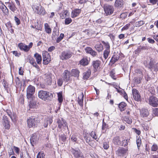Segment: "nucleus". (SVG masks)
Instances as JSON below:
<instances>
[{
    "mask_svg": "<svg viewBox=\"0 0 158 158\" xmlns=\"http://www.w3.org/2000/svg\"><path fill=\"white\" fill-rule=\"evenodd\" d=\"M89 62L88 58L87 56H84L80 61V64L84 66H86L88 65Z\"/></svg>",
    "mask_w": 158,
    "mask_h": 158,
    "instance_id": "obj_14",
    "label": "nucleus"
},
{
    "mask_svg": "<svg viewBox=\"0 0 158 158\" xmlns=\"http://www.w3.org/2000/svg\"><path fill=\"white\" fill-rule=\"evenodd\" d=\"M63 80L64 81L67 82L69 80L70 76V72L69 71L65 70L63 74Z\"/></svg>",
    "mask_w": 158,
    "mask_h": 158,
    "instance_id": "obj_15",
    "label": "nucleus"
},
{
    "mask_svg": "<svg viewBox=\"0 0 158 158\" xmlns=\"http://www.w3.org/2000/svg\"><path fill=\"white\" fill-rule=\"evenodd\" d=\"M77 135L75 134H73L71 137V139L73 142H76L77 139Z\"/></svg>",
    "mask_w": 158,
    "mask_h": 158,
    "instance_id": "obj_56",
    "label": "nucleus"
},
{
    "mask_svg": "<svg viewBox=\"0 0 158 158\" xmlns=\"http://www.w3.org/2000/svg\"><path fill=\"white\" fill-rule=\"evenodd\" d=\"M140 47V48L141 50L142 51L146 50H148L150 48H151V47H149L146 44H145V46H139Z\"/></svg>",
    "mask_w": 158,
    "mask_h": 158,
    "instance_id": "obj_50",
    "label": "nucleus"
},
{
    "mask_svg": "<svg viewBox=\"0 0 158 158\" xmlns=\"http://www.w3.org/2000/svg\"><path fill=\"white\" fill-rule=\"evenodd\" d=\"M109 145L108 142H104L103 143V147L105 149H107L109 148Z\"/></svg>",
    "mask_w": 158,
    "mask_h": 158,
    "instance_id": "obj_57",
    "label": "nucleus"
},
{
    "mask_svg": "<svg viewBox=\"0 0 158 158\" xmlns=\"http://www.w3.org/2000/svg\"><path fill=\"white\" fill-rule=\"evenodd\" d=\"M102 42L104 45V47L106 48L105 50H110V44L108 42H105L104 41H102Z\"/></svg>",
    "mask_w": 158,
    "mask_h": 158,
    "instance_id": "obj_38",
    "label": "nucleus"
},
{
    "mask_svg": "<svg viewBox=\"0 0 158 158\" xmlns=\"http://www.w3.org/2000/svg\"><path fill=\"white\" fill-rule=\"evenodd\" d=\"M95 49L99 52L101 51L103 49V45L101 44L96 45L94 47Z\"/></svg>",
    "mask_w": 158,
    "mask_h": 158,
    "instance_id": "obj_34",
    "label": "nucleus"
},
{
    "mask_svg": "<svg viewBox=\"0 0 158 158\" xmlns=\"http://www.w3.org/2000/svg\"><path fill=\"white\" fill-rule=\"evenodd\" d=\"M44 28L46 32L48 34H50L52 32V29L48 23L44 24Z\"/></svg>",
    "mask_w": 158,
    "mask_h": 158,
    "instance_id": "obj_26",
    "label": "nucleus"
},
{
    "mask_svg": "<svg viewBox=\"0 0 158 158\" xmlns=\"http://www.w3.org/2000/svg\"><path fill=\"white\" fill-rule=\"evenodd\" d=\"M119 56L118 55H114L112 57L110 62L114 64L119 59Z\"/></svg>",
    "mask_w": 158,
    "mask_h": 158,
    "instance_id": "obj_28",
    "label": "nucleus"
},
{
    "mask_svg": "<svg viewBox=\"0 0 158 158\" xmlns=\"http://www.w3.org/2000/svg\"><path fill=\"white\" fill-rule=\"evenodd\" d=\"M38 121V118H29L27 121L28 126L29 128L35 126Z\"/></svg>",
    "mask_w": 158,
    "mask_h": 158,
    "instance_id": "obj_5",
    "label": "nucleus"
},
{
    "mask_svg": "<svg viewBox=\"0 0 158 158\" xmlns=\"http://www.w3.org/2000/svg\"><path fill=\"white\" fill-rule=\"evenodd\" d=\"M72 19L70 18H67L65 20V23L66 25H68L72 22Z\"/></svg>",
    "mask_w": 158,
    "mask_h": 158,
    "instance_id": "obj_54",
    "label": "nucleus"
},
{
    "mask_svg": "<svg viewBox=\"0 0 158 158\" xmlns=\"http://www.w3.org/2000/svg\"><path fill=\"white\" fill-rule=\"evenodd\" d=\"M130 26V23H128L125 26H124L122 28V30H127L129 27Z\"/></svg>",
    "mask_w": 158,
    "mask_h": 158,
    "instance_id": "obj_64",
    "label": "nucleus"
},
{
    "mask_svg": "<svg viewBox=\"0 0 158 158\" xmlns=\"http://www.w3.org/2000/svg\"><path fill=\"white\" fill-rule=\"evenodd\" d=\"M58 100L60 103H61L63 101L62 92H59L57 94Z\"/></svg>",
    "mask_w": 158,
    "mask_h": 158,
    "instance_id": "obj_43",
    "label": "nucleus"
},
{
    "mask_svg": "<svg viewBox=\"0 0 158 158\" xmlns=\"http://www.w3.org/2000/svg\"><path fill=\"white\" fill-rule=\"evenodd\" d=\"M8 118L6 115H4L2 117V123L5 129H9L10 127V122Z\"/></svg>",
    "mask_w": 158,
    "mask_h": 158,
    "instance_id": "obj_8",
    "label": "nucleus"
},
{
    "mask_svg": "<svg viewBox=\"0 0 158 158\" xmlns=\"http://www.w3.org/2000/svg\"><path fill=\"white\" fill-rule=\"evenodd\" d=\"M35 92V88L34 86L29 85L27 89V96L28 99H32L33 95Z\"/></svg>",
    "mask_w": 158,
    "mask_h": 158,
    "instance_id": "obj_2",
    "label": "nucleus"
},
{
    "mask_svg": "<svg viewBox=\"0 0 158 158\" xmlns=\"http://www.w3.org/2000/svg\"><path fill=\"white\" fill-rule=\"evenodd\" d=\"M100 64L101 61L99 60H94L92 62V65L94 70L96 71L99 69Z\"/></svg>",
    "mask_w": 158,
    "mask_h": 158,
    "instance_id": "obj_16",
    "label": "nucleus"
},
{
    "mask_svg": "<svg viewBox=\"0 0 158 158\" xmlns=\"http://www.w3.org/2000/svg\"><path fill=\"white\" fill-rule=\"evenodd\" d=\"M127 104L124 102H122L119 104V108L121 111L124 110V108L126 106Z\"/></svg>",
    "mask_w": 158,
    "mask_h": 158,
    "instance_id": "obj_39",
    "label": "nucleus"
},
{
    "mask_svg": "<svg viewBox=\"0 0 158 158\" xmlns=\"http://www.w3.org/2000/svg\"><path fill=\"white\" fill-rule=\"evenodd\" d=\"M154 64L155 62L153 59L151 58L150 59V60L149 64L147 65H145L146 67H148V68L150 69L152 71V69L153 68V67L154 66Z\"/></svg>",
    "mask_w": 158,
    "mask_h": 158,
    "instance_id": "obj_25",
    "label": "nucleus"
},
{
    "mask_svg": "<svg viewBox=\"0 0 158 158\" xmlns=\"http://www.w3.org/2000/svg\"><path fill=\"white\" fill-rule=\"evenodd\" d=\"M43 64H48L51 61L50 56L48 52H43L42 53Z\"/></svg>",
    "mask_w": 158,
    "mask_h": 158,
    "instance_id": "obj_4",
    "label": "nucleus"
},
{
    "mask_svg": "<svg viewBox=\"0 0 158 158\" xmlns=\"http://www.w3.org/2000/svg\"><path fill=\"white\" fill-rule=\"evenodd\" d=\"M83 97H84V95L83 94V93H82L81 99L79 97H78V98L77 102H78V104L80 106H83Z\"/></svg>",
    "mask_w": 158,
    "mask_h": 158,
    "instance_id": "obj_41",
    "label": "nucleus"
},
{
    "mask_svg": "<svg viewBox=\"0 0 158 158\" xmlns=\"http://www.w3.org/2000/svg\"><path fill=\"white\" fill-rule=\"evenodd\" d=\"M52 120L50 118H47L44 121V126L45 127H46L48 125V124H51L52 122Z\"/></svg>",
    "mask_w": 158,
    "mask_h": 158,
    "instance_id": "obj_31",
    "label": "nucleus"
},
{
    "mask_svg": "<svg viewBox=\"0 0 158 158\" xmlns=\"http://www.w3.org/2000/svg\"><path fill=\"white\" fill-rule=\"evenodd\" d=\"M154 70L155 71H158V63L154 64L152 69V70Z\"/></svg>",
    "mask_w": 158,
    "mask_h": 158,
    "instance_id": "obj_60",
    "label": "nucleus"
},
{
    "mask_svg": "<svg viewBox=\"0 0 158 158\" xmlns=\"http://www.w3.org/2000/svg\"><path fill=\"white\" fill-rule=\"evenodd\" d=\"M85 51L87 53L89 54L93 57L96 56L98 54L95 51L90 47H87L85 49Z\"/></svg>",
    "mask_w": 158,
    "mask_h": 158,
    "instance_id": "obj_13",
    "label": "nucleus"
},
{
    "mask_svg": "<svg viewBox=\"0 0 158 158\" xmlns=\"http://www.w3.org/2000/svg\"><path fill=\"white\" fill-rule=\"evenodd\" d=\"M34 56L35 58L37 64H41L42 61V57L38 53H36L34 54Z\"/></svg>",
    "mask_w": 158,
    "mask_h": 158,
    "instance_id": "obj_23",
    "label": "nucleus"
},
{
    "mask_svg": "<svg viewBox=\"0 0 158 158\" xmlns=\"http://www.w3.org/2000/svg\"><path fill=\"white\" fill-rule=\"evenodd\" d=\"M63 79H62L61 78H60L58 79L57 81V84L59 86H61L63 83Z\"/></svg>",
    "mask_w": 158,
    "mask_h": 158,
    "instance_id": "obj_62",
    "label": "nucleus"
},
{
    "mask_svg": "<svg viewBox=\"0 0 158 158\" xmlns=\"http://www.w3.org/2000/svg\"><path fill=\"white\" fill-rule=\"evenodd\" d=\"M128 149L123 148H119L116 151V154L119 156H123L127 152Z\"/></svg>",
    "mask_w": 158,
    "mask_h": 158,
    "instance_id": "obj_12",
    "label": "nucleus"
},
{
    "mask_svg": "<svg viewBox=\"0 0 158 158\" xmlns=\"http://www.w3.org/2000/svg\"><path fill=\"white\" fill-rule=\"evenodd\" d=\"M153 114L155 116H158V108H156L153 109Z\"/></svg>",
    "mask_w": 158,
    "mask_h": 158,
    "instance_id": "obj_63",
    "label": "nucleus"
},
{
    "mask_svg": "<svg viewBox=\"0 0 158 158\" xmlns=\"http://www.w3.org/2000/svg\"><path fill=\"white\" fill-rule=\"evenodd\" d=\"M136 73L138 74V75L134 77V80L135 83L139 84L141 83V80L143 78V74L141 71L139 69L136 70Z\"/></svg>",
    "mask_w": 158,
    "mask_h": 158,
    "instance_id": "obj_3",
    "label": "nucleus"
},
{
    "mask_svg": "<svg viewBox=\"0 0 158 158\" xmlns=\"http://www.w3.org/2000/svg\"><path fill=\"white\" fill-rule=\"evenodd\" d=\"M1 8L2 9V11L4 13L6 14L8 13V9L5 5L3 4L1 6Z\"/></svg>",
    "mask_w": 158,
    "mask_h": 158,
    "instance_id": "obj_44",
    "label": "nucleus"
},
{
    "mask_svg": "<svg viewBox=\"0 0 158 158\" xmlns=\"http://www.w3.org/2000/svg\"><path fill=\"white\" fill-rule=\"evenodd\" d=\"M81 10L80 9H76L72 11L71 17L74 18L77 16L81 13Z\"/></svg>",
    "mask_w": 158,
    "mask_h": 158,
    "instance_id": "obj_21",
    "label": "nucleus"
},
{
    "mask_svg": "<svg viewBox=\"0 0 158 158\" xmlns=\"http://www.w3.org/2000/svg\"><path fill=\"white\" fill-rule=\"evenodd\" d=\"M57 123L58 127L60 129L62 127L65 126L66 125V122L63 118H61V120L60 119L58 120Z\"/></svg>",
    "mask_w": 158,
    "mask_h": 158,
    "instance_id": "obj_18",
    "label": "nucleus"
},
{
    "mask_svg": "<svg viewBox=\"0 0 158 158\" xmlns=\"http://www.w3.org/2000/svg\"><path fill=\"white\" fill-rule=\"evenodd\" d=\"M123 4V0H115L114 3V6L117 8H119L122 7Z\"/></svg>",
    "mask_w": 158,
    "mask_h": 158,
    "instance_id": "obj_20",
    "label": "nucleus"
},
{
    "mask_svg": "<svg viewBox=\"0 0 158 158\" xmlns=\"http://www.w3.org/2000/svg\"><path fill=\"white\" fill-rule=\"evenodd\" d=\"M30 63L34 67L36 68H38L39 66L37 65L35 62V59L33 58H31L29 59Z\"/></svg>",
    "mask_w": 158,
    "mask_h": 158,
    "instance_id": "obj_33",
    "label": "nucleus"
},
{
    "mask_svg": "<svg viewBox=\"0 0 158 158\" xmlns=\"http://www.w3.org/2000/svg\"><path fill=\"white\" fill-rule=\"evenodd\" d=\"M18 46L20 50L24 51L25 52H28L29 50L27 47V45L22 43L19 44Z\"/></svg>",
    "mask_w": 158,
    "mask_h": 158,
    "instance_id": "obj_17",
    "label": "nucleus"
},
{
    "mask_svg": "<svg viewBox=\"0 0 158 158\" xmlns=\"http://www.w3.org/2000/svg\"><path fill=\"white\" fill-rule=\"evenodd\" d=\"M124 143H125V144L124 145V146L125 147L126 146H127L128 144L127 139H125L123 138L122 141V145L123 146Z\"/></svg>",
    "mask_w": 158,
    "mask_h": 158,
    "instance_id": "obj_55",
    "label": "nucleus"
},
{
    "mask_svg": "<svg viewBox=\"0 0 158 158\" xmlns=\"http://www.w3.org/2000/svg\"><path fill=\"white\" fill-rule=\"evenodd\" d=\"M8 7L13 12H14L16 10V7L14 4L10 2H7Z\"/></svg>",
    "mask_w": 158,
    "mask_h": 158,
    "instance_id": "obj_27",
    "label": "nucleus"
},
{
    "mask_svg": "<svg viewBox=\"0 0 158 158\" xmlns=\"http://www.w3.org/2000/svg\"><path fill=\"white\" fill-rule=\"evenodd\" d=\"M59 137L60 139L63 142L65 141L66 140V138L64 134H61L60 135Z\"/></svg>",
    "mask_w": 158,
    "mask_h": 158,
    "instance_id": "obj_53",
    "label": "nucleus"
},
{
    "mask_svg": "<svg viewBox=\"0 0 158 158\" xmlns=\"http://www.w3.org/2000/svg\"><path fill=\"white\" fill-rule=\"evenodd\" d=\"M6 113L8 116H9L12 121H14V120L15 119V117L12 115L11 112L10 110H6Z\"/></svg>",
    "mask_w": 158,
    "mask_h": 158,
    "instance_id": "obj_45",
    "label": "nucleus"
},
{
    "mask_svg": "<svg viewBox=\"0 0 158 158\" xmlns=\"http://www.w3.org/2000/svg\"><path fill=\"white\" fill-rule=\"evenodd\" d=\"M40 5L39 4H34L32 6L33 10L36 13L37 12V10H39V8H40Z\"/></svg>",
    "mask_w": 158,
    "mask_h": 158,
    "instance_id": "obj_37",
    "label": "nucleus"
},
{
    "mask_svg": "<svg viewBox=\"0 0 158 158\" xmlns=\"http://www.w3.org/2000/svg\"><path fill=\"white\" fill-rule=\"evenodd\" d=\"M72 52L69 51H64L62 52L60 56V58L62 60H67L71 57Z\"/></svg>",
    "mask_w": 158,
    "mask_h": 158,
    "instance_id": "obj_6",
    "label": "nucleus"
},
{
    "mask_svg": "<svg viewBox=\"0 0 158 158\" xmlns=\"http://www.w3.org/2000/svg\"><path fill=\"white\" fill-rule=\"evenodd\" d=\"M80 72L77 69H73L71 71V74L73 76L75 77H78L79 76Z\"/></svg>",
    "mask_w": 158,
    "mask_h": 158,
    "instance_id": "obj_29",
    "label": "nucleus"
},
{
    "mask_svg": "<svg viewBox=\"0 0 158 158\" xmlns=\"http://www.w3.org/2000/svg\"><path fill=\"white\" fill-rule=\"evenodd\" d=\"M91 73V70L88 69V70L85 72L83 73V78L84 79H87L89 77Z\"/></svg>",
    "mask_w": 158,
    "mask_h": 158,
    "instance_id": "obj_24",
    "label": "nucleus"
},
{
    "mask_svg": "<svg viewBox=\"0 0 158 158\" xmlns=\"http://www.w3.org/2000/svg\"><path fill=\"white\" fill-rule=\"evenodd\" d=\"M149 103L153 107H157L158 105V99L156 97L151 96L149 99Z\"/></svg>",
    "mask_w": 158,
    "mask_h": 158,
    "instance_id": "obj_9",
    "label": "nucleus"
},
{
    "mask_svg": "<svg viewBox=\"0 0 158 158\" xmlns=\"http://www.w3.org/2000/svg\"><path fill=\"white\" fill-rule=\"evenodd\" d=\"M158 148L156 144H153L151 148V150L153 151H155L157 150Z\"/></svg>",
    "mask_w": 158,
    "mask_h": 158,
    "instance_id": "obj_61",
    "label": "nucleus"
},
{
    "mask_svg": "<svg viewBox=\"0 0 158 158\" xmlns=\"http://www.w3.org/2000/svg\"><path fill=\"white\" fill-rule=\"evenodd\" d=\"M2 84L5 89L6 90H7L8 88V84L7 83L6 81L5 80H3Z\"/></svg>",
    "mask_w": 158,
    "mask_h": 158,
    "instance_id": "obj_52",
    "label": "nucleus"
},
{
    "mask_svg": "<svg viewBox=\"0 0 158 158\" xmlns=\"http://www.w3.org/2000/svg\"><path fill=\"white\" fill-rule=\"evenodd\" d=\"M40 8H39V10H37V14L41 15H44L45 14V11L44 8L40 5Z\"/></svg>",
    "mask_w": 158,
    "mask_h": 158,
    "instance_id": "obj_35",
    "label": "nucleus"
},
{
    "mask_svg": "<svg viewBox=\"0 0 158 158\" xmlns=\"http://www.w3.org/2000/svg\"><path fill=\"white\" fill-rule=\"evenodd\" d=\"M113 142L116 145H119L121 144V140L118 136H116L113 138Z\"/></svg>",
    "mask_w": 158,
    "mask_h": 158,
    "instance_id": "obj_22",
    "label": "nucleus"
},
{
    "mask_svg": "<svg viewBox=\"0 0 158 158\" xmlns=\"http://www.w3.org/2000/svg\"><path fill=\"white\" fill-rule=\"evenodd\" d=\"M110 53V50H104L103 52V55L104 58L106 59L108 57Z\"/></svg>",
    "mask_w": 158,
    "mask_h": 158,
    "instance_id": "obj_40",
    "label": "nucleus"
},
{
    "mask_svg": "<svg viewBox=\"0 0 158 158\" xmlns=\"http://www.w3.org/2000/svg\"><path fill=\"white\" fill-rule=\"evenodd\" d=\"M15 20L17 25H18L20 24V19L17 18L16 16H15L14 17Z\"/></svg>",
    "mask_w": 158,
    "mask_h": 158,
    "instance_id": "obj_59",
    "label": "nucleus"
},
{
    "mask_svg": "<svg viewBox=\"0 0 158 158\" xmlns=\"http://www.w3.org/2000/svg\"><path fill=\"white\" fill-rule=\"evenodd\" d=\"M90 135L93 138L98 141V139L97 138L95 132L94 131H92L90 133Z\"/></svg>",
    "mask_w": 158,
    "mask_h": 158,
    "instance_id": "obj_51",
    "label": "nucleus"
},
{
    "mask_svg": "<svg viewBox=\"0 0 158 158\" xmlns=\"http://www.w3.org/2000/svg\"><path fill=\"white\" fill-rule=\"evenodd\" d=\"M68 12V10H63L61 12L60 14V18L62 19H63L66 17L67 16Z\"/></svg>",
    "mask_w": 158,
    "mask_h": 158,
    "instance_id": "obj_30",
    "label": "nucleus"
},
{
    "mask_svg": "<svg viewBox=\"0 0 158 158\" xmlns=\"http://www.w3.org/2000/svg\"><path fill=\"white\" fill-rule=\"evenodd\" d=\"M124 120L129 124H131L132 122L131 119L127 117H125L124 118Z\"/></svg>",
    "mask_w": 158,
    "mask_h": 158,
    "instance_id": "obj_47",
    "label": "nucleus"
},
{
    "mask_svg": "<svg viewBox=\"0 0 158 158\" xmlns=\"http://www.w3.org/2000/svg\"><path fill=\"white\" fill-rule=\"evenodd\" d=\"M30 143L31 145L32 146H34V144H35L37 141V139H36V136L35 135H33L31 136L30 139Z\"/></svg>",
    "mask_w": 158,
    "mask_h": 158,
    "instance_id": "obj_32",
    "label": "nucleus"
},
{
    "mask_svg": "<svg viewBox=\"0 0 158 158\" xmlns=\"http://www.w3.org/2000/svg\"><path fill=\"white\" fill-rule=\"evenodd\" d=\"M45 155L43 152H39L37 156V158H44Z\"/></svg>",
    "mask_w": 158,
    "mask_h": 158,
    "instance_id": "obj_49",
    "label": "nucleus"
},
{
    "mask_svg": "<svg viewBox=\"0 0 158 158\" xmlns=\"http://www.w3.org/2000/svg\"><path fill=\"white\" fill-rule=\"evenodd\" d=\"M58 35V33L56 29H54L53 31L52 35V38L53 40L56 39V37Z\"/></svg>",
    "mask_w": 158,
    "mask_h": 158,
    "instance_id": "obj_42",
    "label": "nucleus"
},
{
    "mask_svg": "<svg viewBox=\"0 0 158 158\" xmlns=\"http://www.w3.org/2000/svg\"><path fill=\"white\" fill-rule=\"evenodd\" d=\"M140 114L142 117L144 118L147 117L149 115V112L148 110L145 109H143L140 110Z\"/></svg>",
    "mask_w": 158,
    "mask_h": 158,
    "instance_id": "obj_19",
    "label": "nucleus"
},
{
    "mask_svg": "<svg viewBox=\"0 0 158 158\" xmlns=\"http://www.w3.org/2000/svg\"><path fill=\"white\" fill-rule=\"evenodd\" d=\"M144 24V22L143 21H139L135 23V25L136 27H139Z\"/></svg>",
    "mask_w": 158,
    "mask_h": 158,
    "instance_id": "obj_46",
    "label": "nucleus"
},
{
    "mask_svg": "<svg viewBox=\"0 0 158 158\" xmlns=\"http://www.w3.org/2000/svg\"><path fill=\"white\" fill-rule=\"evenodd\" d=\"M132 93L133 98L135 101H139L141 100V97L138 90L134 89L132 90Z\"/></svg>",
    "mask_w": 158,
    "mask_h": 158,
    "instance_id": "obj_10",
    "label": "nucleus"
},
{
    "mask_svg": "<svg viewBox=\"0 0 158 158\" xmlns=\"http://www.w3.org/2000/svg\"><path fill=\"white\" fill-rule=\"evenodd\" d=\"M64 35L63 33H61L60 36L57 38L56 40V42L57 43H59L64 38Z\"/></svg>",
    "mask_w": 158,
    "mask_h": 158,
    "instance_id": "obj_48",
    "label": "nucleus"
},
{
    "mask_svg": "<svg viewBox=\"0 0 158 158\" xmlns=\"http://www.w3.org/2000/svg\"><path fill=\"white\" fill-rule=\"evenodd\" d=\"M71 152L75 157L76 158H85L82 153L80 152L79 150H76L72 148L71 150Z\"/></svg>",
    "mask_w": 158,
    "mask_h": 158,
    "instance_id": "obj_11",
    "label": "nucleus"
},
{
    "mask_svg": "<svg viewBox=\"0 0 158 158\" xmlns=\"http://www.w3.org/2000/svg\"><path fill=\"white\" fill-rule=\"evenodd\" d=\"M115 73L114 71H111L110 73V76L114 80H116V78H115V76L114 75Z\"/></svg>",
    "mask_w": 158,
    "mask_h": 158,
    "instance_id": "obj_58",
    "label": "nucleus"
},
{
    "mask_svg": "<svg viewBox=\"0 0 158 158\" xmlns=\"http://www.w3.org/2000/svg\"><path fill=\"white\" fill-rule=\"evenodd\" d=\"M38 96L40 98L45 101L49 100L51 97H53V95L48 92L41 90L38 92Z\"/></svg>",
    "mask_w": 158,
    "mask_h": 158,
    "instance_id": "obj_1",
    "label": "nucleus"
},
{
    "mask_svg": "<svg viewBox=\"0 0 158 158\" xmlns=\"http://www.w3.org/2000/svg\"><path fill=\"white\" fill-rule=\"evenodd\" d=\"M29 102V108H34L35 106L36 103L35 102L33 101V98H32V99L31 100L30 99H28Z\"/></svg>",
    "mask_w": 158,
    "mask_h": 158,
    "instance_id": "obj_36",
    "label": "nucleus"
},
{
    "mask_svg": "<svg viewBox=\"0 0 158 158\" xmlns=\"http://www.w3.org/2000/svg\"><path fill=\"white\" fill-rule=\"evenodd\" d=\"M104 10L107 15H110L113 13L114 8L113 6L106 5L104 6Z\"/></svg>",
    "mask_w": 158,
    "mask_h": 158,
    "instance_id": "obj_7",
    "label": "nucleus"
}]
</instances>
